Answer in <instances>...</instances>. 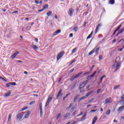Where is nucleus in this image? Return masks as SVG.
I'll return each instance as SVG.
<instances>
[{
    "instance_id": "nucleus-9",
    "label": "nucleus",
    "mask_w": 124,
    "mask_h": 124,
    "mask_svg": "<svg viewBox=\"0 0 124 124\" xmlns=\"http://www.w3.org/2000/svg\"><path fill=\"white\" fill-rule=\"evenodd\" d=\"M101 26H102V25L100 23H99L97 25V26L96 28V30H95V33H97V32H98V31H99V27H101Z\"/></svg>"
},
{
    "instance_id": "nucleus-43",
    "label": "nucleus",
    "mask_w": 124,
    "mask_h": 124,
    "mask_svg": "<svg viewBox=\"0 0 124 124\" xmlns=\"http://www.w3.org/2000/svg\"><path fill=\"white\" fill-rule=\"evenodd\" d=\"M119 103H121V104H123V105H124V100H123V99L120 100Z\"/></svg>"
},
{
    "instance_id": "nucleus-15",
    "label": "nucleus",
    "mask_w": 124,
    "mask_h": 124,
    "mask_svg": "<svg viewBox=\"0 0 124 124\" xmlns=\"http://www.w3.org/2000/svg\"><path fill=\"white\" fill-rule=\"evenodd\" d=\"M97 121V116H95L92 121V124H94Z\"/></svg>"
},
{
    "instance_id": "nucleus-10",
    "label": "nucleus",
    "mask_w": 124,
    "mask_h": 124,
    "mask_svg": "<svg viewBox=\"0 0 124 124\" xmlns=\"http://www.w3.org/2000/svg\"><path fill=\"white\" fill-rule=\"evenodd\" d=\"M23 118V115L21 113H19L17 115V121H20L21 119Z\"/></svg>"
},
{
    "instance_id": "nucleus-36",
    "label": "nucleus",
    "mask_w": 124,
    "mask_h": 124,
    "mask_svg": "<svg viewBox=\"0 0 124 124\" xmlns=\"http://www.w3.org/2000/svg\"><path fill=\"white\" fill-rule=\"evenodd\" d=\"M9 84L11 86H16V83L15 82H9Z\"/></svg>"
},
{
    "instance_id": "nucleus-11",
    "label": "nucleus",
    "mask_w": 124,
    "mask_h": 124,
    "mask_svg": "<svg viewBox=\"0 0 124 124\" xmlns=\"http://www.w3.org/2000/svg\"><path fill=\"white\" fill-rule=\"evenodd\" d=\"M62 89H61L59 91V92H58V94H57V99H58V98H59V97H60V96L61 95V96H62Z\"/></svg>"
},
{
    "instance_id": "nucleus-5",
    "label": "nucleus",
    "mask_w": 124,
    "mask_h": 124,
    "mask_svg": "<svg viewBox=\"0 0 124 124\" xmlns=\"http://www.w3.org/2000/svg\"><path fill=\"white\" fill-rule=\"evenodd\" d=\"M100 49V47L96 46L93 49V51H94V52L96 54V55H98V51H99Z\"/></svg>"
},
{
    "instance_id": "nucleus-46",
    "label": "nucleus",
    "mask_w": 124,
    "mask_h": 124,
    "mask_svg": "<svg viewBox=\"0 0 124 124\" xmlns=\"http://www.w3.org/2000/svg\"><path fill=\"white\" fill-rule=\"evenodd\" d=\"M101 91V89H98L97 91V94H98V93H100Z\"/></svg>"
},
{
    "instance_id": "nucleus-56",
    "label": "nucleus",
    "mask_w": 124,
    "mask_h": 124,
    "mask_svg": "<svg viewBox=\"0 0 124 124\" xmlns=\"http://www.w3.org/2000/svg\"><path fill=\"white\" fill-rule=\"evenodd\" d=\"M95 74H96V72H94L93 75H92V76L93 77V76H94L95 75Z\"/></svg>"
},
{
    "instance_id": "nucleus-52",
    "label": "nucleus",
    "mask_w": 124,
    "mask_h": 124,
    "mask_svg": "<svg viewBox=\"0 0 124 124\" xmlns=\"http://www.w3.org/2000/svg\"><path fill=\"white\" fill-rule=\"evenodd\" d=\"M72 107V105L71 104L68 107V109H70V108Z\"/></svg>"
},
{
    "instance_id": "nucleus-34",
    "label": "nucleus",
    "mask_w": 124,
    "mask_h": 124,
    "mask_svg": "<svg viewBox=\"0 0 124 124\" xmlns=\"http://www.w3.org/2000/svg\"><path fill=\"white\" fill-rule=\"evenodd\" d=\"M110 113H111V110L108 109V111H106V115H110Z\"/></svg>"
},
{
    "instance_id": "nucleus-31",
    "label": "nucleus",
    "mask_w": 124,
    "mask_h": 124,
    "mask_svg": "<svg viewBox=\"0 0 124 124\" xmlns=\"http://www.w3.org/2000/svg\"><path fill=\"white\" fill-rule=\"evenodd\" d=\"M75 79H76V78L75 77V76H73L71 78H70V81H74V80H75Z\"/></svg>"
},
{
    "instance_id": "nucleus-61",
    "label": "nucleus",
    "mask_w": 124,
    "mask_h": 124,
    "mask_svg": "<svg viewBox=\"0 0 124 124\" xmlns=\"http://www.w3.org/2000/svg\"><path fill=\"white\" fill-rule=\"evenodd\" d=\"M73 62H75V60H73V61H72L71 63H70V65H71V64H73Z\"/></svg>"
},
{
    "instance_id": "nucleus-60",
    "label": "nucleus",
    "mask_w": 124,
    "mask_h": 124,
    "mask_svg": "<svg viewBox=\"0 0 124 124\" xmlns=\"http://www.w3.org/2000/svg\"><path fill=\"white\" fill-rule=\"evenodd\" d=\"M43 10H44V9H41V10H38V12H42V11H43Z\"/></svg>"
},
{
    "instance_id": "nucleus-53",
    "label": "nucleus",
    "mask_w": 124,
    "mask_h": 124,
    "mask_svg": "<svg viewBox=\"0 0 124 124\" xmlns=\"http://www.w3.org/2000/svg\"><path fill=\"white\" fill-rule=\"evenodd\" d=\"M6 87H7L8 88H9V87H10V84H9V83L6 84Z\"/></svg>"
},
{
    "instance_id": "nucleus-39",
    "label": "nucleus",
    "mask_w": 124,
    "mask_h": 124,
    "mask_svg": "<svg viewBox=\"0 0 124 124\" xmlns=\"http://www.w3.org/2000/svg\"><path fill=\"white\" fill-rule=\"evenodd\" d=\"M93 92H90L89 93H88L86 95V96H90V95H91V94Z\"/></svg>"
},
{
    "instance_id": "nucleus-18",
    "label": "nucleus",
    "mask_w": 124,
    "mask_h": 124,
    "mask_svg": "<svg viewBox=\"0 0 124 124\" xmlns=\"http://www.w3.org/2000/svg\"><path fill=\"white\" fill-rule=\"evenodd\" d=\"M74 85H71L70 86L71 90H73V89H74L75 88V86L76 85V84H77V82H74Z\"/></svg>"
},
{
    "instance_id": "nucleus-23",
    "label": "nucleus",
    "mask_w": 124,
    "mask_h": 124,
    "mask_svg": "<svg viewBox=\"0 0 124 124\" xmlns=\"http://www.w3.org/2000/svg\"><path fill=\"white\" fill-rule=\"evenodd\" d=\"M43 9H44V10H45V9H48V4H45V5L43 6Z\"/></svg>"
},
{
    "instance_id": "nucleus-3",
    "label": "nucleus",
    "mask_w": 124,
    "mask_h": 124,
    "mask_svg": "<svg viewBox=\"0 0 124 124\" xmlns=\"http://www.w3.org/2000/svg\"><path fill=\"white\" fill-rule=\"evenodd\" d=\"M64 55V51H61L57 57V61H59Z\"/></svg>"
},
{
    "instance_id": "nucleus-35",
    "label": "nucleus",
    "mask_w": 124,
    "mask_h": 124,
    "mask_svg": "<svg viewBox=\"0 0 124 124\" xmlns=\"http://www.w3.org/2000/svg\"><path fill=\"white\" fill-rule=\"evenodd\" d=\"M61 116H62V114L61 113H58V114L57 115V116L56 117V119L59 120V118H60V117H61Z\"/></svg>"
},
{
    "instance_id": "nucleus-51",
    "label": "nucleus",
    "mask_w": 124,
    "mask_h": 124,
    "mask_svg": "<svg viewBox=\"0 0 124 124\" xmlns=\"http://www.w3.org/2000/svg\"><path fill=\"white\" fill-rule=\"evenodd\" d=\"M16 62H23V61L20 60H16Z\"/></svg>"
},
{
    "instance_id": "nucleus-7",
    "label": "nucleus",
    "mask_w": 124,
    "mask_h": 124,
    "mask_svg": "<svg viewBox=\"0 0 124 124\" xmlns=\"http://www.w3.org/2000/svg\"><path fill=\"white\" fill-rule=\"evenodd\" d=\"M19 54V51H16L15 52L13 55H11V59H15L16 57L17 56V55Z\"/></svg>"
},
{
    "instance_id": "nucleus-47",
    "label": "nucleus",
    "mask_w": 124,
    "mask_h": 124,
    "mask_svg": "<svg viewBox=\"0 0 124 124\" xmlns=\"http://www.w3.org/2000/svg\"><path fill=\"white\" fill-rule=\"evenodd\" d=\"M34 103H35V101H33L30 103V105H32V104H34Z\"/></svg>"
},
{
    "instance_id": "nucleus-4",
    "label": "nucleus",
    "mask_w": 124,
    "mask_h": 124,
    "mask_svg": "<svg viewBox=\"0 0 124 124\" xmlns=\"http://www.w3.org/2000/svg\"><path fill=\"white\" fill-rule=\"evenodd\" d=\"M88 113L87 111H86L83 115L82 116V118L80 119V122H83L84 121H85V120H86V117H87V114Z\"/></svg>"
},
{
    "instance_id": "nucleus-38",
    "label": "nucleus",
    "mask_w": 124,
    "mask_h": 124,
    "mask_svg": "<svg viewBox=\"0 0 124 124\" xmlns=\"http://www.w3.org/2000/svg\"><path fill=\"white\" fill-rule=\"evenodd\" d=\"M93 53H94V50H93V49L91 52H89V56H91V55H93Z\"/></svg>"
},
{
    "instance_id": "nucleus-42",
    "label": "nucleus",
    "mask_w": 124,
    "mask_h": 124,
    "mask_svg": "<svg viewBox=\"0 0 124 124\" xmlns=\"http://www.w3.org/2000/svg\"><path fill=\"white\" fill-rule=\"evenodd\" d=\"M124 31V29H121L119 31V33H123Z\"/></svg>"
},
{
    "instance_id": "nucleus-25",
    "label": "nucleus",
    "mask_w": 124,
    "mask_h": 124,
    "mask_svg": "<svg viewBox=\"0 0 124 124\" xmlns=\"http://www.w3.org/2000/svg\"><path fill=\"white\" fill-rule=\"evenodd\" d=\"M108 3L109 4H114L115 3V0H110Z\"/></svg>"
},
{
    "instance_id": "nucleus-57",
    "label": "nucleus",
    "mask_w": 124,
    "mask_h": 124,
    "mask_svg": "<svg viewBox=\"0 0 124 124\" xmlns=\"http://www.w3.org/2000/svg\"><path fill=\"white\" fill-rule=\"evenodd\" d=\"M35 3H36V4H39V1H38V0H35Z\"/></svg>"
},
{
    "instance_id": "nucleus-50",
    "label": "nucleus",
    "mask_w": 124,
    "mask_h": 124,
    "mask_svg": "<svg viewBox=\"0 0 124 124\" xmlns=\"http://www.w3.org/2000/svg\"><path fill=\"white\" fill-rule=\"evenodd\" d=\"M82 115H83V112L81 111L80 114L77 115V117H80V116H82Z\"/></svg>"
},
{
    "instance_id": "nucleus-30",
    "label": "nucleus",
    "mask_w": 124,
    "mask_h": 124,
    "mask_svg": "<svg viewBox=\"0 0 124 124\" xmlns=\"http://www.w3.org/2000/svg\"><path fill=\"white\" fill-rule=\"evenodd\" d=\"M73 30L74 31H76V32L77 31H78V27L75 26L73 29Z\"/></svg>"
},
{
    "instance_id": "nucleus-33",
    "label": "nucleus",
    "mask_w": 124,
    "mask_h": 124,
    "mask_svg": "<svg viewBox=\"0 0 124 124\" xmlns=\"http://www.w3.org/2000/svg\"><path fill=\"white\" fill-rule=\"evenodd\" d=\"M119 88H120V85L114 86L113 88V90H117V89H119Z\"/></svg>"
},
{
    "instance_id": "nucleus-17",
    "label": "nucleus",
    "mask_w": 124,
    "mask_h": 124,
    "mask_svg": "<svg viewBox=\"0 0 124 124\" xmlns=\"http://www.w3.org/2000/svg\"><path fill=\"white\" fill-rule=\"evenodd\" d=\"M82 75V72H79L78 74H77L76 76H75V77H76V78L77 79L78 77H80Z\"/></svg>"
},
{
    "instance_id": "nucleus-63",
    "label": "nucleus",
    "mask_w": 124,
    "mask_h": 124,
    "mask_svg": "<svg viewBox=\"0 0 124 124\" xmlns=\"http://www.w3.org/2000/svg\"><path fill=\"white\" fill-rule=\"evenodd\" d=\"M97 110V109H94V110H91V112H95Z\"/></svg>"
},
{
    "instance_id": "nucleus-48",
    "label": "nucleus",
    "mask_w": 124,
    "mask_h": 124,
    "mask_svg": "<svg viewBox=\"0 0 124 124\" xmlns=\"http://www.w3.org/2000/svg\"><path fill=\"white\" fill-rule=\"evenodd\" d=\"M73 111H74V108L73 107L70 109V112H72Z\"/></svg>"
},
{
    "instance_id": "nucleus-26",
    "label": "nucleus",
    "mask_w": 124,
    "mask_h": 124,
    "mask_svg": "<svg viewBox=\"0 0 124 124\" xmlns=\"http://www.w3.org/2000/svg\"><path fill=\"white\" fill-rule=\"evenodd\" d=\"M10 94H11V92H8L5 94V96H6V97L9 96V95H10Z\"/></svg>"
},
{
    "instance_id": "nucleus-49",
    "label": "nucleus",
    "mask_w": 124,
    "mask_h": 124,
    "mask_svg": "<svg viewBox=\"0 0 124 124\" xmlns=\"http://www.w3.org/2000/svg\"><path fill=\"white\" fill-rule=\"evenodd\" d=\"M93 98H91L89 101L88 103H91V102H92V101H93Z\"/></svg>"
},
{
    "instance_id": "nucleus-44",
    "label": "nucleus",
    "mask_w": 124,
    "mask_h": 124,
    "mask_svg": "<svg viewBox=\"0 0 124 124\" xmlns=\"http://www.w3.org/2000/svg\"><path fill=\"white\" fill-rule=\"evenodd\" d=\"M105 77H106L105 76H103L101 78H100V82H102V80H103V78H105Z\"/></svg>"
},
{
    "instance_id": "nucleus-19",
    "label": "nucleus",
    "mask_w": 124,
    "mask_h": 124,
    "mask_svg": "<svg viewBox=\"0 0 124 124\" xmlns=\"http://www.w3.org/2000/svg\"><path fill=\"white\" fill-rule=\"evenodd\" d=\"M77 49H78V47H75L72 50V54H73L75 53H76V51H77Z\"/></svg>"
},
{
    "instance_id": "nucleus-37",
    "label": "nucleus",
    "mask_w": 124,
    "mask_h": 124,
    "mask_svg": "<svg viewBox=\"0 0 124 124\" xmlns=\"http://www.w3.org/2000/svg\"><path fill=\"white\" fill-rule=\"evenodd\" d=\"M93 77H92V75L89 76L86 78V79H87V80H91V79H92V78H93Z\"/></svg>"
},
{
    "instance_id": "nucleus-20",
    "label": "nucleus",
    "mask_w": 124,
    "mask_h": 124,
    "mask_svg": "<svg viewBox=\"0 0 124 124\" xmlns=\"http://www.w3.org/2000/svg\"><path fill=\"white\" fill-rule=\"evenodd\" d=\"M93 31H92L91 33L89 35V36L87 37V39H90V38L93 36Z\"/></svg>"
},
{
    "instance_id": "nucleus-16",
    "label": "nucleus",
    "mask_w": 124,
    "mask_h": 124,
    "mask_svg": "<svg viewBox=\"0 0 124 124\" xmlns=\"http://www.w3.org/2000/svg\"><path fill=\"white\" fill-rule=\"evenodd\" d=\"M80 97V95H76L74 99L73 102H76V100Z\"/></svg>"
},
{
    "instance_id": "nucleus-64",
    "label": "nucleus",
    "mask_w": 124,
    "mask_h": 124,
    "mask_svg": "<svg viewBox=\"0 0 124 124\" xmlns=\"http://www.w3.org/2000/svg\"><path fill=\"white\" fill-rule=\"evenodd\" d=\"M80 90V93H84V91L82 90V89H79Z\"/></svg>"
},
{
    "instance_id": "nucleus-12",
    "label": "nucleus",
    "mask_w": 124,
    "mask_h": 124,
    "mask_svg": "<svg viewBox=\"0 0 124 124\" xmlns=\"http://www.w3.org/2000/svg\"><path fill=\"white\" fill-rule=\"evenodd\" d=\"M31 115V111H27L26 112V114L25 115L24 118L25 119H28V118H29V117H30V115Z\"/></svg>"
},
{
    "instance_id": "nucleus-62",
    "label": "nucleus",
    "mask_w": 124,
    "mask_h": 124,
    "mask_svg": "<svg viewBox=\"0 0 124 124\" xmlns=\"http://www.w3.org/2000/svg\"><path fill=\"white\" fill-rule=\"evenodd\" d=\"M86 96H83L81 97V98H82V99H85Z\"/></svg>"
},
{
    "instance_id": "nucleus-13",
    "label": "nucleus",
    "mask_w": 124,
    "mask_h": 124,
    "mask_svg": "<svg viewBox=\"0 0 124 124\" xmlns=\"http://www.w3.org/2000/svg\"><path fill=\"white\" fill-rule=\"evenodd\" d=\"M61 31H62L61 30H58L57 31H55L53 33V35H57V34L60 33Z\"/></svg>"
},
{
    "instance_id": "nucleus-2",
    "label": "nucleus",
    "mask_w": 124,
    "mask_h": 124,
    "mask_svg": "<svg viewBox=\"0 0 124 124\" xmlns=\"http://www.w3.org/2000/svg\"><path fill=\"white\" fill-rule=\"evenodd\" d=\"M115 66H116V67H115V70H114V71L116 72V71H118V69H119V68H120V67L121 66V64H120L119 62H116L112 65L113 68H114L115 67Z\"/></svg>"
},
{
    "instance_id": "nucleus-1",
    "label": "nucleus",
    "mask_w": 124,
    "mask_h": 124,
    "mask_svg": "<svg viewBox=\"0 0 124 124\" xmlns=\"http://www.w3.org/2000/svg\"><path fill=\"white\" fill-rule=\"evenodd\" d=\"M89 80H85L81 83L79 86V90H82L88 84Z\"/></svg>"
},
{
    "instance_id": "nucleus-21",
    "label": "nucleus",
    "mask_w": 124,
    "mask_h": 124,
    "mask_svg": "<svg viewBox=\"0 0 124 124\" xmlns=\"http://www.w3.org/2000/svg\"><path fill=\"white\" fill-rule=\"evenodd\" d=\"M68 117H70V113H67L63 116V118H68Z\"/></svg>"
},
{
    "instance_id": "nucleus-55",
    "label": "nucleus",
    "mask_w": 124,
    "mask_h": 124,
    "mask_svg": "<svg viewBox=\"0 0 124 124\" xmlns=\"http://www.w3.org/2000/svg\"><path fill=\"white\" fill-rule=\"evenodd\" d=\"M69 37H73V33H70L69 34Z\"/></svg>"
},
{
    "instance_id": "nucleus-45",
    "label": "nucleus",
    "mask_w": 124,
    "mask_h": 124,
    "mask_svg": "<svg viewBox=\"0 0 124 124\" xmlns=\"http://www.w3.org/2000/svg\"><path fill=\"white\" fill-rule=\"evenodd\" d=\"M39 107L40 110H42V103L40 104Z\"/></svg>"
},
{
    "instance_id": "nucleus-41",
    "label": "nucleus",
    "mask_w": 124,
    "mask_h": 124,
    "mask_svg": "<svg viewBox=\"0 0 124 124\" xmlns=\"http://www.w3.org/2000/svg\"><path fill=\"white\" fill-rule=\"evenodd\" d=\"M31 25H30V24H29V26L27 27V31H30V30H31Z\"/></svg>"
},
{
    "instance_id": "nucleus-29",
    "label": "nucleus",
    "mask_w": 124,
    "mask_h": 124,
    "mask_svg": "<svg viewBox=\"0 0 124 124\" xmlns=\"http://www.w3.org/2000/svg\"><path fill=\"white\" fill-rule=\"evenodd\" d=\"M47 16H51L52 15V11H49L46 13Z\"/></svg>"
},
{
    "instance_id": "nucleus-40",
    "label": "nucleus",
    "mask_w": 124,
    "mask_h": 124,
    "mask_svg": "<svg viewBox=\"0 0 124 124\" xmlns=\"http://www.w3.org/2000/svg\"><path fill=\"white\" fill-rule=\"evenodd\" d=\"M11 119V114H9V116L8 118V122H10V120Z\"/></svg>"
},
{
    "instance_id": "nucleus-58",
    "label": "nucleus",
    "mask_w": 124,
    "mask_h": 124,
    "mask_svg": "<svg viewBox=\"0 0 124 124\" xmlns=\"http://www.w3.org/2000/svg\"><path fill=\"white\" fill-rule=\"evenodd\" d=\"M99 60H102V55H99Z\"/></svg>"
},
{
    "instance_id": "nucleus-6",
    "label": "nucleus",
    "mask_w": 124,
    "mask_h": 124,
    "mask_svg": "<svg viewBox=\"0 0 124 124\" xmlns=\"http://www.w3.org/2000/svg\"><path fill=\"white\" fill-rule=\"evenodd\" d=\"M73 13H74V9L73 8H70L68 12L69 16H73Z\"/></svg>"
},
{
    "instance_id": "nucleus-32",
    "label": "nucleus",
    "mask_w": 124,
    "mask_h": 124,
    "mask_svg": "<svg viewBox=\"0 0 124 124\" xmlns=\"http://www.w3.org/2000/svg\"><path fill=\"white\" fill-rule=\"evenodd\" d=\"M28 108V107H23L22 108H21V109H20V112H22V111H24V110H26V109H27Z\"/></svg>"
},
{
    "instance_id": "nucleus-27",
    "label": "nucleus",
    "mask_w": 124,
    "mask_h": 124,
    "mask_svg": "<svg viewBox=\"0 0 124 124\" xmlns=\"http://www.w3.org/2000/svg\"><path fill=\"white\" fill-rule=\"evenodd\" d=\"M78 113V111L77 110H75L72 114V116H73V117H74V116H75V115H76V114H77Z\"/></svg>"
},
{
    "instance_id": "nucleus-8",
    "label": "nucleus",
    "mask_w": 124,
    "mask_h": 124,
    "mask_svg": "<svg viewBox=\"0 0 124 124\" xmlns=\"http://www.w3.org/2000/svg\"><path fill=\"white\" fill-rule=\"evenodd\" d=\"M52 97H49L47 98V100L46 101V107H47L48 106V105H49V103H50V102H51V100H52Z\"/></svg>"
},
{
    "instance_id": "nucleus-59",
    "label": "nucleus",
    "mask_w": 124,
    "mask_h": 124,
    "mask_svg": "<svg viewBox=\"0 0 124 124\" xmlns=\"http://www.w3.org/2000/svg\"><path fill=\"white\" fill-rule=\"evenodd\" d=\"M81 100H83V99L82 98V97H80L78 100V101H81Z\"/></svg>"
},
{
    "instance_id": "nucleus-24",
    "label": "nucleus",
    "mask_w": 124,
    "mask_h": 124,
    "mask_svg": "<svg viewBox=\"0 0 124 124\" xmlns=\"http://www.w3.org/2000/svg\"><path fill=\"white\" fill-rule=\"evenodd\" d=\"M124 106H122L120 107L118 109V112H120V111H122V110H124Z\"/></svg>"
},
{
    "instance_id": "nucleus-28",
    "label": "nucleus",
    "mask_w": 124,
    "mask_h": 124,
    "mask_svg": "<svg viewBox=\"0 0 124 124\" xmlns=\"http://www.w3.org/2000/svg\"><path fill=\"white\" fill-rule=\"evenodd\" d=\"M43 116V112L42 111V109L40 110V117L42 118Z\"/></svg>"
},
{
    "instance_id": "nucleus-54",
    "label": "nucleus",
    "mask_w": 124,
    "mask_h": 124,
    "mask_svg": "<svg viewBox=\"0 0 124 124\" xmlns=\"http://www.w3.org/2000/svg\"><path fill=\"white\" fill-rule=\"evenodd\" d=\"M121 27H122V24H120V25L117 27V29H118V30H120V29H121Z\"/></svg>"
},
{
    "instance_id": "nucleus-14",
    "label": "nucleus",
    "mask_w": 124,
    "mask_h": 124,
    "mask_svg": "<svg viewBox=\"0 0 124 124\" xmlns=\"http://www.w3.org/2000/svg\"><path fill=\"white\" fill-rule=\"evenodd\" d=\"M105 104H107L108 103H110L111 102V98H107L106 100H105Z\"/></svg>"
},
{
    "instance_id": "nucleus-22",
    "label": "nucleus",
    "mask_w": 124,
    "mask_h": 124,
    "mask_svg": "<svg viewBox=\"0 0 124 124\" xmlns=\"http://www.w3.org/2000/svg\"><path fill=\"white\" fill-rule=\"evenodd\" d=\"M32 47L33 48L34 50H38V46H36L35 45H32Z\"/></svg>"
}]
</instances>
